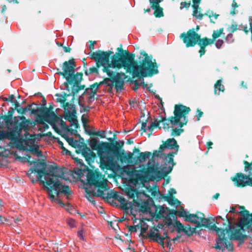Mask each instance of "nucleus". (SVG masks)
<instances>
[{
  "label": "nucleus",
  "mask_w": 252,
  "mask_h": 252,
  "mask_svg": "<svg viewBox=\"0 0 252 252\" xmlns=\"http://www.w3.org/2000/svg\"><path fill=\"white\" fill-rule=\"evenodd\" d=\"M117 50L118 52L110 56V63H112L113 59L115 58L118 65L117 67H113V68L120 69L124 68L127 72L131 73L132 79L152 77L158 73V66L156 60L153 61L152 56L149 55L144 50L140 52L142 57L138 58V62L135 60L134 54L124 50L122 46L118 48Z\"/></svg>",
  "instance_id": "nucleus-1"
},
{
  "label": "nucleus",
  "mask_w": 252,
  "mask_h": 252,
  "mask_svg": "<svg viewBox=\"0 0 252 252\" xmlns=\"http://www.w3.org/2000/svg\"><path fill=\"white\" fill-rule=\"evenodd\" d=\"M240 208L243 211L240 212L243 216L238 222L235 223L234 225L231 224V219L226 216V221L223 223V226H226V223H228V227L225 229L218 228L214 229L216 232L218 238L216 239V244L215 248L217 250H221L223 252L225 249L229 251L234 250L233 244L232 240H237L239 241L240 244H243L245 240L248 237L251 238L250 235L243 234L244 228L251 218V214H250L249 211L245 209L244 206H240Z\"/></svg>",
  "instance_id": "nucleus-2"
},
{
  "label": "nucleus",
  "mask_w": 252,
  "mask_h": 252,
  "mask_svg": "<svg viewBox=\"0 0 252 252\" xmlns=\"http://www.w3.org/2000/svg\"><path fill=\"white\" fill-rule=\"evenodd\" d=\"M108 190H85V197L94 206L96 205V202L93 199L94 197H101L105 202L111 204L113 203V201L111 200L114 199L118 200L121 203V208L125 211L132 209L134 203H135L139 207L140 211L144 214L151 213L152 207L154 206H155L154 200L151 198L144 201L141 203L137 199H135V197L138 198L142 193L145 194L144 190H140V191H139V190H123L127 196L133 199L132 201L129 203H128L123 196L120 195L118 192L115 191L114 190H110V192L106 193V191Z\"/></svg>",
  "instance_id": "nucleus-3"
},
{
  "label": "nucleus",
  "mask_w": 252,
  "mask_h": 252,
  "mask_svg": "<svg viewBox=\"0 0 252 252\" xmlns=\"http://www.w3.org/2000/svg\"><path fill=\"white\" fill-rule=\"evenodd\" d=\"M66 168L60 167L56 165L47 166L43 161H40L35 164V168H31L27 175L31 178L32 173H37V178L41 181L46 189H69L68 186H63L60 180H69L66 175Z\"/></svg>",
  "instance_id": "nucleus-4"
},
{
  "label": "nucleus",
  "mask_w": 252,
  "mask_h": 252,
  "mask_svg": "<svg viewBox=\"0 0 252 252\" xmlns=\"http://www.w3.org/2000/svg\"><path fill=\"white\" fill-rule=\"evenodd\" d=\"M71 178L79 180L84 185L97 189H109L107 187V180L98 169H90L86 165H82L81 169H77L71 173Z\"/></svg>",
  "instance_id": "nucleus-5"
},
{
  "label": "nucleus",
  "mask_w": 252,
  "mask_h": 252,
  "mask_svg": "<svg viewBox=\"0 0 252 252\" xmlns=\"http://www.w3.org/2000/svg\"><path fill=\"white\" fill-rule=\"evenodd\" d=\"M223 29L220 28L219 30L214 31L212 34V38L207 37L201 38L200 35L194 31L193 28L189 30L187 32L182 33L180 37L182 39L187 48L194 47L196 44L199 46V53L200 57L205 54V47L213 44L215 40L220 37L223 33Z\"/></svg>",
  "instance_id": "nucleus-6"
},
{
  "label": "nucleus",
  "mask_w": 252,
  "mask_h": 252,
  "mask_svg": "<svg viewBox=\"0 0 252 252\" xmlns=\"http://www.w3.org/2000/svg\"><path fill=\"white\" fill-rule=\"evenodd\" d=\"M176 155L177 152L169 153L168 155L169 159L166 160L165 162V165L161 167V170H159L155 162L151 164V161L152 158L150 159L147 164V167L144 168L145 173L147 176L149 181H159L166 177L172 171L173 166L176 164L173 158Z\"/></svg>",
  "instance_id": "nucleus-7"
},
{
  "label": "nucleus",
  "mask_w": 252,
  "mask_h": 252,
  "mask_svg": "<svg viewBox=\"0 0 252 252\" xmlns=\"http://www.w3.org/2000/svg\"><path fill=\"white\" fill-rule=\"evenodd\" d=\"M113 54V51L108 50L104 51L98 50L95 52H91L88 54L90 58L95 62V66L90 67L89 70H85V74L88 76L90 74H96L99 75V68L102 66L117 67L118 64L115 58L113 59L112 63H110V56Z\"/></svg>",
  "instance_id": "nucleus-8"
},
{
  "label": "nucleus",
  "mask_w": 252,
  "mask_h": 252,
  "mask_svg": "<svg viewBox=\"0 0 252 252\" xmlns=\"http://www.w3.org/2000/svg\"><path fill=\"white\" fill-rule=\"evenodd\" d=\"M190 111L189 107L182 104H176L174 106V116H171L168 119L161 117L158 123H162L163 128L165 130H169V124L173 126L178 125L181 128L186 125L188 122V117L186 115Z\"/></svg>",
  "instance_id": "nucleus-9"
},
{
  "label": "nucleus",
  "mask_w": 252,
  "mask_h": 252,
  "mask_svg": "<svg viewBox=\"0 0 252 252\" xmlns=\"http://www.w3.org/2000/svg\"><path fill=\"white\" fill-rule=\"evenodd\" d=\"M26 107L31 114L37 115L38 123L43 124L44 121H46V122L53 126L57 133L60 134V129L55 125V123L58 121L60 118L54 112H52L47 108L39 107L38 104L34 102L28 105Z\"/></svg>",
  "instance_id": "nucleus-10"
},
{
  "label": "nucleus",
  "mask_w": 252,
  "mask_h": 252,
  "mask_svg": "<svg viewBox=\"0 0 252 252\" xmlns=\"http://www.w3.org/2000/svg\"><path fill=\"white\" fill-rule=\"evenodd\" d=\"M177 216L184 218L186 221H189L197 224V227H204L211 230L218 228L213 223V219H205V215L201 212H197L195 214H187V212L182 208L180 211H178Z\"/></svg>",
  "instance_id": "nucleus-11"
},
{
  "label": "nucleus",
  "mask_w": 252,
  "mask_h": 252,
  "mask_svg": "<svg viewBox=\"0 0 252 252\" xmlns=\"http://www.w3.org/2000/svg\"><path fill=\"white\" fill-rule=\"evenodd\" d=\"M89 145L94 150H97V154L100 158V167L103 170L113 171L116 166L115 161L110 156H106L104 147L101 145V142L99 143L95 138L90 140Z\"/></svg>",
  "instance_id": "nucleus-12"
},
{
  "label": "nucleus",
  "mask_w": 252,
  "mask_h": 252,
  "mask_svg": "<svg viewBox=\"0 0 252 252\" xmlns=\"http://www.w3.org/2000/svg\"><path fill=\"white\" fill-rule=\"evenodd\" d=\"M245 174L242 172L236 173L234 176L230 178L235 186L237 188H244L247 186L252 187V161H243Z\"/></svg>",
  "instance_id": "nucleus-13"
},
{
  "label": "nucleus",
  "mask_w": 252,
  "mask_h": 252,
  "mask_svg": "<svg viewBox=\"0 0 252 252\" xmlns=\"http://www.w3.org/2000/svg\"><path fill=\"white\" fill-rule=\"evenodd\" d=\"M111 68H113L112 66H104L102 68V71L107 74L109 76L108 78H105L103 79L104 84L106 86H109L111 84L109 83L111 82L112 83H115V90L117 93L122 92L124 89L125 85V74L123 72H118L111 71Z\"/></svg>",
  "instance_id": "nucleus-14"
},
{
  "label": "nucleus",
  "mask_w": 252,
  "mask_h": 252,
  "mask_svg": "<svg viewBox=\"0 0 252 252\" xmlns=\"http://www.w3.org/2000/svg\"><path fill=\"white\" fill-rule=\"evenodd\" d=\"M46 193L49 199L52 203H58L62 206L64 207L65 209L71 214H76L77 210L71 204L67 203L65 205L61 199L63 195H64L67 199H68L72 194V190H46Z\"/></svg>",
  "instance_id": "nucleus-15"
},
{
  "label": "nucleus",
  "mask_w": 252,
  "mask_h": 252,
  "mask_svg": "<svg viewBox=\"0 0 252 252\" xmlns=\"http://www.w3.org/2000/svg\"><path fill=\"white\" fill-rule=\"evenodd\" d=\"M108 146H113L111 154L113 155V158L116 157L121 163L126 161V159H130L132 158L133 153L129 152L126 153L124 150H122L124 145L123 141H115V144L112 143H104Z\"/></svg>",
  "instance_id": "nucleus-16"
},
{
  "label": "nucleus",
  "mask_w": 252,
  "mask_h": 252,
  "mask_svg": "<svg viewBox=\"0 0 252 252\" xmlns=\"http://www.w3.org/2000/svg\"><path fill=\"white\" fill-rule=\"evenodd\" d=\"M21 122H19L17 117L12 118L7 115L0 116V120L2 119L4 120L5 126L8 130V131H12L15 127V123L17 122L18 125H20V127H21V131L23 129L25 130L28 129L29 124L30 123L29 120H26V118L22 116L19 117Z\"/></svg>",
  "instance_id": "nucleus-17"
},
{
  "label": "nucleus",
  "mask_w": 252,
  "mask_h": 252,
  "mask_svg": "<svg viewBox=\"0 0 252 252\" xmlns=\"http://www.w3.org/2000/svg\"><path fill=\"white\" fill-rule=\"evenodd\" d=\"M126 173L130 177L131 182L135 185H141L142 187H145V184L149 181L144 168L140 170L133 168L127 171Z\"/></svg>",
  "instance_id": "nucleus-18"
},
{
  "label": "nucleus",
  "mask_w": 252,
  "mask_h": 252,
  "mask_svg": "<svg viewBox=\"0 0 252 252\" xmlns=\"http://www.w3.org/2000/svg\"><path fill=\"white\" fill-rule=\"evenodd\" d=\"M76 67V63L75 60L73 58H71L68 61H65L62 64L63 71H60L59 68L57 69V74L62 76L64 78L66 79L67 78L73 74L75 72V68Z\"/></svg>",
  "instance_id": "nucleus-19"
},
{
  "label": "nucleus",
  "mask_w": 252,
  "mask_h": 252,
  "mask_svg": "<svg viewBox=\"0 0 252 252\" xmlns=\"http://www.w3.org/2000/svg\"><path fill=\"white\" fill-rule=\"evenodd\" d=\"M15 123V127L12 131H6L0 130V141L6 139L13 141H16L18 140L21 133V127L17 122Z\"/></svg>",
  "instance_id": "nucleus-20"
},
{
  "label": "nucleus",
  "mask_w": 252,
  "mask_h": 252,
  "mask_svg": "<svg viewBox=\"0 0 252 252\" xmlns=\"http://www.w3.org/2000/svg\"><path fill=\"white\" fill-rule=\"evenodd\" d=\"M78 150V152L76 151L77 153H81L89 164H90L91 163L94 161V158H95V154L87 147L84 142L82 143Z\"/></svg>",
  "instance_id": "nucleus-21"
},
{
  "label": "nucleus",
  "mask_w": 252,
  "mask_h": 252,
  "mask_svg": "<svg viewBox=\"0 0 252 252\" xmlns=\"http://www.w3.org/2000/svg\"><path fill=\"white\" fill-rule=\"evenodd\" d=\"M152 156L150 152H140L139 156L133 158V155L130 159H126L125 163L128 164L136 165L140 163L144 162L147 158Z\"/></svg>",
  "instance_id": "nucleus-22"
},
{
  "label": "nucleus",
  "mask_w": 252,
  "mask_h": 252,
  "mask_svg": "<svg viewBox=\"0 0 252 252\" xmlns=\"http://www.w3.org/2000/svg\"><path fill=\"white\" fill-rule=\"evenodd\" d=\"M82 79L83 73L82 72H77L76 74L74 72L73 75L66 78V82L64 83V85L66 89L69 91V84H74L75 85L80 84Z\"/></svg>",
  "instance_id": "nucleus-23"
},
{
  "label": "nucleus",
  "mask_w": 252,
  "mask_h": 252,
  "mask_svg": "<svg viewBox=\"0 0 252 252\" xmlns=\"http://www.w3.org/2000/svg\"><path fill=\"white\" fill-rule=\"evenodd\" d=\"M164 236H161L159 233H154V232H150L148 234V237L151 240L156 242L159 244L161 246H163L164 244V240L166 239L167 240H171L170 237L168 236V233L164 232L163 233Z\"/></svg>",
  "instance_id": "nucleus-24"
},
{
  "label": "nucleus",
  "mask_w": 252,
  "mask_h": 252,
  "mask_svg": "<svg viewBox=\"0 0 252 252\" xmlns=\"http://www.w3.org/2000/svg\"><path fill=\"white\" fill-rule=\"evenodd\" d=\"M179 145L174 138H169L165 141L163 142V144L160 145V149L163 150L164 151L165 149H176L175 152H171V153H178Z\"/></svg>",
  "instance_id": "nucleus-25"
},
{
  "label": "nucleus",
  "mask_w": 252,
  "mask_h": 252,
  "mask_svg": "<svg viewBox=\"0 0 252 252\" xmlns=\"http://www.w3.org/2000/svg\"><path fill=\"white\" fill-rule=\"evenodd\" d=\"M62 136L66 140L69 145L75 148H77L79 149V147H81L82 143H84L83 141L81 142L80 141L74 140L73 137H69L66 134L62 135Z\"/></svg>",
  "instance_id": "nucleus-26"
},
{
  "label": "nucleus",
  "mask_w": 252,
  "mask_h": 252,
  "mask_svg": "<svg viewBox=\"0 0 252 252\" xmlns=\"http://www.w3.org/2000/svg\"><path fill=\"white\" fill-rule=\"evenodd\" d=\"M107 139L109 142H101V145L104 147L105 155L111 156L113 158V160L115 161L114 158H113V155H112V154H111V153L112 150V149H113V146L109 147V146L105 145L104 144V143H111L113 144H115V141H114V139L113 138H108Z\"/></svg>",
  "instance_id": "nucleus-27"
},
{
  "label": "nucleus",
  "mask_w": 252,
  "mask_h": 252,
  "mask_svg": "<svg viewBox=\"0 0 252 252\" xmlns=\"http://www.w3.org/2000/svg\"><path fill=\"white\" fill-rule=\"evenodd\" d=\"M151 8L155 10L154 15L156 18H160L164 16L163 9L159 5L150 3Z\"/></svg>",
  "instance_id": "nucleus-28"
},
{
  "label": "nucleus",
  "mask_w": 252,
  "mask_h": 252,
  "mask_svg": "<svg viewBox=\"0 0 252 252\" xmlns=\"http://www.w3.org/2000/svg\"><path fill=\"white\" fill-rule=\"evenodd\" d=\"M210 219H213V218H210ZM213 220H214V221H213V224H214L217 228H220L221 229H225V228L228 227V226L227 225L228 223H226V226H223V223L224 222H225L227 220L226 218H225V219H223L221 216H218L216 218V222L214 219H213Z\"/></svg>",
  "instance_id": "nucleus-29"
},
{
  "label": "nucleus",
  "mask_w": 252,
  "mask_h": 252,
  "mask_svg": "<svg viewBox=\"0 0 252 252\" xmlns=\"http://www.w3.org/2000/svg\"><path fill=\"white\" fill-rule=\"evenodd\" d=\"M71 106L73 108L72 112L67 111L64 116V119L70 122H72L77 118L76 116V110L75 107H73V105H71Z\"/></svg>",
  "instance_id": "nucleus-30"
},
{
  "label": "nucleus",
  "mask_w": 252,
  "mask_h": 252,
  "mask_svg": "<svg viewBox=\"0 0 252 252\" xmlns=\"http://www.w3.org/2000/svg\"><path fill=\"white\" fill-rule=\"evenodd\" d=\"M28 146H29V149L26 150L27 151H29L32 154L36 155L38 157H41L42 156V152L39 150L38 145L33 144Z\"/></svg>",
  "instance_id": "nucleus-31"
},
{
  "label": "nucleus",
  "mask_w": 252,
  "mask_h": 252,
  "mask_svg": "<svg viewBox=\"0 0 252 252\" xmlns=\"http://www.w3.org/2000/svg\"><path fill=\"white\" fill-rule=\"evenodd\" d=\"M163 150L160 149V146H159L158 150H155L154 151L153 153V156L152 158L154 157H159V158H164L165 160L169 159V157L168 155H169V153L167 154H164L163 153ZM166 160H165L166 161Z\"/></svg>",
  "instance_id": "nucleus-32"
},
{
  "label": "nucleus",
  "mask_w": 252,
  "mask_h": 252,
  "mask_svg": "<svg viewBox=\"0 0 252 252\" xmlns=\"http://www.w3.org/2000/svg\"><path fill=\"white\" fill-rule=\"evenodd\" d=\"M222 80L221 79L217 81L214 85V93L215 94H220V92H223L225 90L224 86L221 84Z\"/></svg>",
  "instance_id": "nucleus-33"
},
{
  "label": "nucleus",
  "mask_w": 252,
  "mask_h": 252,
  "mask_svg": "<svg viewBox=\"0 0 252 252\" xmlns=\"http://www.w3.org/2000/svg\"><path fill=\"white\" fill-rule=\"evenodd\" d=\"M200 227H197V225L194 228H191L189 225L188 227H185L183 231L188 236L190 237L193 235V233L199 234L197 229Z\"/></svg>",
  "instance_id": "nucleus-34"
},
{
  "label": "nucleus",
  "mask_w": 252,
  "mask_h": 252,
  "mask_svg": "<svg viewBox=\"0 0 252 252\" xmlns=\"http://www.w3.org/2000/svg\"><path fill=\"white\" fill-rule=\"evenodd\" d=\"M200 10L201 8L199 6L196 9L193 8L192 16L197 19L202 20L204 14L200 13Z\"/></svg>",
  "instance_id": "nucleus-35"
},
{
  "label": "nucleus",
  "mask_w": 252,
  "mask_h": 252,
  "mask_svg": "<svg viewBox=\"0 0 252 252\" xmlns=\"http://www.w3.org/2000/svg\"><path fill=\"white\" fill-rule=\"evenodd\" d=\"M87 133L91 136H97L102 138H106L105 136L104 135L105 133V131L104 130L98 131L97 132L88 130L87 131Z\"/></svg>",
  "instance_id": "nucleus-36"
},
{
  "label": "nucleus",
  "mask_w": 252,
  "mask_h": 252,
  "mask_svg": "<svg viewBox=\"0 0 252 252\" xmlns=\"http://www.w3.org/2000/svg\"><path fill=\"white\" fill-rule=\"evenodd\" d=\"M166 200L171 205L179 204L180 203V202L177 198H175L174 197H173L172 195L166 196Z\"/></svg>",
  "instance_id": "nucleus-37"
},
{
  "label": "nucleus",
  "mask_w": 252,
  "mask_h": 252,
  "mask_svg": "<svg viewBox=\"0 0 252 252\" xmlns=\"http://www.w3.org/2000/svg\"><path fill=\"white\" fill-rule=\"evenodd\" d=\"M251 218H250V220L249 222H248L246 228H244V232L243 234H246V232L248 233H252V213H251Z\"/></svg>",
  "instance_id": "nucleus-38"
},
{
  "label": "nucleus",
  "mask_w": 252,
  "mask_h": 252,
  "mask_svg": "<svg viewBox=\"0 0 252 252\" xmlns=\"http://www.w3.org/2000/svg\"><path fill=\"white\" fill-rule=\"evenodd\" d=\"M31 158V156L29 155V154H27L26 155V157H18V158H23L25 159V161H27L29 163H30V165H32V164H34V166L32 168H35V164L39 162L40 161H41L40 160L38 159L37 161H31L30 160Z\"/></svg>",
  "instance_id": "nucleus-39"
},
{
  "label": "nucleus",
  "mask_w": 252,
  "mask_h": 252,
  "mask_svg": "<svg viewBox=\"0 0 252 252\" xmlns=\"http://www.w3.org/2000/svg\"><path fill=\"white\" fill-rule=\"evenodd\" d=\"M60 125L65 130L70 132L71 134H74V132H77L76 130H73L72 128H69L66 125L65 122L62 119L60 120Z\"/></svg>",
  "instance_id": "nucleus-40"
},
{
  "label": "nucleus",
  "mask_w": 252,
  "mask_h": 252,
  "mask_svg": "<svg viewBox=\"0 0 252 252\" xmlns=\"http://www.w3.org/2000/svg\"><path fill=\"white\" fill-rule=\"evenodd\" d=\"M75 161L77 162L78 164H79L80 167L79 168H74L73 170H69L68 172H67V175H69L70 177H71V173L72 172H74V171L77 169H81V167L82 165H85L84 163L82 162L81 159L78 158H73Z\"/></svg>",
  "instance_id": "nucleus-41"
},
{
  "label": "nucleus",
  "mask_w": 252,
  "mask_h": 252,
  "mask_svg": "<svg viewBox=\"0 0 252 252\" xmlns=\"http://www.w3.org/2000/svg\"><path fill=\"white\" fill-rule=\"evenodd\" d=\"M75 161L77 162L78 164H79L80 167L79 168H74L73 170H69L68 172H67V175H69L70 177H71V173L72 172H74V171L77 169H81V167L82 165H85L84 163L82 162L81 159L78 158H73Z\"/></svg>",
  "instance_id": "nucleus-42"
},
{
  "label": "nucleus",
  "mask_w": 252,
  "mask_h": 252,
  "mask_svg": "<svg viewBox=\"0 0 252 252\" xmlns=\"http://www.w3.org/2000/svg\"><path fill=\"white\" fill-rule=\"evenodd\" d=\"M79 85H75L74 84H73L71 89L72 95L73 96L72 99L74 98L75 95L81 90L79 87Z\"/></svg>",
  "instance_id": "nucleus-43"
},
{
  "label": "nucleus",
  "mask_w": 252,
  "mask_h": 252,
  "mask_svg": "<svg viewBox=\"0 0 252 252\" xmlns=\"http://www.w3.org/2000/svg\"><path fill=\"white\" fill-rule=\"evenodd\" d=\"M174 226L176 227V230L178 232L180 231H183L185 228L184 225H183L179 220H175V223L173 224Z\"/></svg>",
  "instance_id": "nucleus-44"
},
{
  "label": "nucleus",
  "mask_w": 252,
  "mask_h": 252,
  "mask_svg": "<svg viewBox=\"0 0 252 252\" xmlns=\"http://www.w3.org/2000/svg\"><path fill=\"white\" fill-rule=\"evenodd\" d=\"M36 140L35 135H30L29 138H27L25 143L26 145H28L30 143L31 145L34 144V142Z\"/></svg>",
  "instance_id": "nucleus-45"
},
{
  "label": "nucleus",
  "mask_w": 252,
  "mask_h": 252,
  "mask_svg": "<svg viewBox=\"0 0 252 252\" xmlns=\"http://www.w3.org/2000/svg\"><path fill=\"white\" fill-rule=\"evenodd\" d=\"M184 131V129L181 128H175L172 129L171 136H179Z\"/></svg>",
  "instance_id": "nucleus-46"
},
{
  "label": "nucleus",
  "mask_w": 252,
  "mask_h": 252,
  "mask_svg": "<svg viewBox=\"0 0 252 252\" xmlns=\"http://www.w3.org/2000/svg\"><path fill=\"white\" fill-rule=\"evenodd\" d=\"M191 4V1L189 0L188 2L184 1V2H181L180 3V9L182 10L184 8L186 9H189L190 6Z\"/></svg>",
  "instance_id": "nucleus-47"
},
{
  "label": "nucleus",
  "mask_w": 252,
  "mask_h": 252,
  "mask_svg": "<svg viewBox=\"0 0 252 252\" xmlns=\"http://www.w3.org/2000/svg\"><path fill=\"white\" fill-rule=\"evenodd\" d=\"M58 143L60 146L61 148L63 150V151L65 152L66 155H71V152L68 150H67L65 147L63 146V143L62 141L60 140H58Z\"/></svg>",
  "instance_id": "nucleus-48"
},
{
  "label": "nucleus",
  "mask_w": 252,
  "mask_h": 252,
  "mask_svg": "<svg viewBox=\"0 0 252 252\" xmlns=\"http://www.w3.org/2000/svg\"><path fill=\"white\" fill-rule=\"evenodd\" d=\"M140 229H141V232H140V235H141V236L144 238V239H147L148 237V234H147V236H145L144 235V233L146 232L147 229H148V226H147L146 227H141V226H140Z\"/></svg>",
  "instance_id": "nucleus-49"
},
{
  "label": "nucleus",
  "mask_w": 252,
  "mask_h": 252,
  "mask_svg": "<svg viewBox=\"0 0 252 252\" xmlns=\"http://www.w3.org/2000/svg\"><path fill=\"white\" fill-rule=\"evenodd\" d=\"M130 82L131 83L134 84V86L133 87V90L134 91H136L140 86V83L137 80H131Z\"/></svg>",
  "instance_id": "nucleus-50"
},
{
  "label": "nucleus",
  "mask_w": 252,
  "mask_h": 252,
  "mask_svg": "<svg viewBox=\"0 0 252 252\" xmlns=\"http://www.w3.org/2000/svg\"><path fill=\"white\" fill-rule=\"evenodd\" d=\"M15 98V96L14 94L10 95L8 97H3V100L5 101L10 102L11 103H13L14 101V99Z\"/></svg>",
  "instance_id": "nucleus-51"
},
{
  "label": "nucleus",
  "mask_w": 252,
  "mask_h": 252,
  "mask_svg": "<svg viewBox=\"0 0 252 252\" xmlns=\"http://www.w3.org/2000/svg\"><path fill=\"white\" fill-rule=\"evenodd\" d=\"M137 227L138 228L140 227V226L138 225H133V226H127L128 231L130 233L132 232H137Z\"/></svg>",
  "instance_id": "nucleus-52"
},
{
  "label": "nucleus",
  "mask_w": 252,
  "mask_h": 252,
  "mask_svg": "<svg viewBox=\"0 0 252 252\" xmlns=\"http://www.w3.org/2000/svg\"><path fill=\"white\" fill-rule=\"evenodd\" d=\"M140 83V85H143V87L144 88H146L148 90H149V91L152 92V93H155L156 92V91H155L154 92L153 91V90H150V87L152 86V84H150V87H148V85L147 83H145L144 81H142V82Z\"/></svg>",
  "instance_id": "nucleus-53"
},
{
  "label": "nucleus",
  "mask_w": 252,
  "mask_h": 252,
  "mask_svg": "<svg viewBox=\"0 0 252 252\" xmlns=\"http://www.w3.org/2000/svg\"><path fill=\"white\" fill-rule=\"evenodd\" d=\"M155 207L156 208V212H158V214L160 215L164 212V208L163 207L159 206V207H158L156 205H155Z\"/></svg>",
  "instance_id": "nucleus-54"
},
{
  "label": "nucleus",
  "mask_w": 252,
  "mask_h": 252,
  "mask_svg": "<svg viewBox=\"0 0 252 252\" xmlns=\"http://www.w3.org/2000/svg\"><path fill=\"white\" fill-rule=\"evenodd\" d=\"M197 112L198 114L196 115V121H199L200 119V118L203 115V112L201 111V110L197 109Z\"/></svg>",
  "instance_id": "nucleus-55"
},
{
  "label": "nucleus",
  "mask_w": 252,
  "mask_h": 252,
  "mask_svg": "<svg viewBox=\"0 0 252 252\" xmlns=\"http://www.w3.org/2000/svg\"><path fill=\"white\" fill-rule=\"evenodd\" d=\"M147 120H146L145 122H143L141 124V130H142L144 132L147 130Z\"/></svg>",
  "instance_id": "nucleus-56"
},
{
  "label": "nucleus",
  "mask_w": 252,
  "mask_h": 252,
  "mask_svg": "<svg viewBox=\"0 0 252 252\" xmlns=\"http://www.w3.org/2000/svg\"><path fill=\"white\" fill-rule=\"evenodd\" d=\"M193 4L192 5V8H194V9L197 8L198 6H199V4L201 2V0H192Z\"/></svg>",
  "instance_id": "nucleus-57"
},
{
  "label": "nucleus",
  "mask_w": 252,
  "mask_h": 252,
  "mask_svg": "<svg viewBox=\"0 0 252 252\" xmlns=\"http://www.w3.org/2000/svg\"><path fill=\"white\" fill-rule=\"evenodd\" d=\"M223 43V41L222 39H219L216 42L215 45L218 49L220 48Z\"/></svg>",
  "instance_id": "nucleus-58"
},
{
  "label": "nucleus",
  "mask_w": 252,
  "mask_h": 252,
  "mask_svg": "<svg viewBox=\"0 0 252 252\" xmlns=\"http://www.w3.org/2000/svg\"><path fill=\"white\" fill-rule=\"evenodd\" d=\"M165 224L167 226H169L171 225H173L172 220L171 218L169 217L166 219L165 222Z\"/></svg>",
  "instance_id": "nucleus-59"
},
{
  "label": "nucleus",
  "mask_w": 252,
  "mask_h": 252,
  "mask_svg": "<svg viewBox=\"0 0 252 252\" xmlns=\"http://www.w3.org/2000/svg\"><path fill=\"white\" fill-rule=\"evenodd\" d=\"M103 84H104V82H103V80L98 83L95 82V83H94V86H93V87H95V89H96L97 91L99 86L101 85H102Z\"/></svg>",
  "instance_id": "nucleus-60"
},
{
  "label": "nucleus",
  "mask_w": 252,
  "mask_h": 252,
  "mask_svg": "<svg viewBox=\"0 0 252 252\" xmlns=\"http://www.w3.org/2000/svg\"><path fill=\"white\" fill-rule=\"evenodd\" d=\"M84 232V229H82L78 231V236L80 238L81 240H84V236H83V233Z\"/></svg>",
  "instance_id": "nucleus-61"
},
{
  "label": "nucleus",
  "mask_w": 252,
  "mask_h": 252,
  "mask_svg": "<svg viewBox=\"0 0 252 252\" xmlns=\"http://www.w3.org/2000/svg\"><path fill=\"white\" fill-rule=\"evenodd\" d=\"M89 43H90V44H89V48L91 50H94V45L95 44H96V42L95 41H92V40H89Z\"/></svg>",
  "instance_id": "nucleus-62"
},
{
  "label": "nucleus",
  "mask_w": 252,
  "mask_h": 252,
  "mask_svg": "<svg viewBox=\"0 0 252 252\" xmlns=\"http://www.w3.org/2000/svg\"><path fill=\"white\" fill-rule=\"evenodd\" d=\"M150 3L156 4L159 5V3L163 1V0H149Z\"/></svg>",
  "instance_id": "nucleus-63"
},
{
  "label": "nucleus",
  "mask_w": 252,
  "mask_h": 252,
  "mask_svg": "<svg viewBox=\"0 0 252 252\" xmlns=\"http://www.w3.org/2000/svg\"><path fill=\"white\" fill-rule=\"evenodd\" d=\"M160 124V123H158V121H157V120H155L154 122H152L151 126L152 127L155 128L159 126Z\"/></svg>",
  "instance_id": "nucleus-64"
}]
</instances>
